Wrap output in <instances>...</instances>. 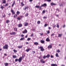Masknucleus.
I'll return each mask as SVG.
<instances>
[{"label": "nucleus", "mask_w": 66, "mask_h": 66, "mask_svg": "<svg viewBox=\"0 0 66 66\" xmlns=\"http://www.w3.org/2000/svg\"><path fill=\"white\" fill-rule=\"evenodd\" d=\"M13 17L14 18H17V15L16 14L14 15L13 16Z\"/></svg>", "instance_id": "aec40b11"}, {"label": "nucleus", "mask_w": 66, "mask_h": 66, "mask_svg": "<svg viewBox=\"0 0 66 66\" xmlns=\"http://www.w3.org/2000/svg\"><path fill=\"white\" fill-rule=\"evenodd\" d=\"M31 40V38H28L27 39V40L28 41H29V40Z\"/></svg>", "instance_id": "f704fd0d"}, {"label": "nucleus", "mask_w": 66, "mask_h": 66, "mask_svg": "<svg viewBox=\"0 0 66 66\" xmlns=\"http://www.w3.org/2000/svg\"><path fill=\"white\" fill-rule=\"evenodd\" d=\"M28 16V13H26L25 14V16L27 17V16Z\"/></svg>", "instance_id": "37998d69"}, {"label": "nucleus", "mask_w": 66, "mask_h": 66, "mask_svg": "<svg viewBox=\"0 0 66 66\" xmlns=\"http://www.w3.org/2000/svg\"><path fill=\"white\" fill-rule=\"evenodd\" d=\"M1 8L2 9H3L4 8V7H3V6H1Z\"/></svg>", "instance_id": "49530a36"}, {"label": "nucleus", "mask_w": 66, "mask_h": 66, "mask_svg": "<svg viewBox=\"0 0 66 66\" xmlns=\"http://www.w3.org/2000/svg\"><path fill=\"white\" fill-rule=\"evenodd\" d=\"M8 14L9 15H11V13H8Z\"/></svg>", "instance_id": "bf43d9fd"}, {"label": "nucleus", "mask_w": 66, "mask_h": 66, "mask_svg": "<svg viewBox=\"0 0 66 66\" xmlns=\"http://www.w3.org/2000/svg\"><path fill=\"white\" fill-rule=\"evenodd\" d=\"M48 25V24H45V25L44 26V27H47Z\"/></svg>", "instance_id": "4c0bfd02"}, {"label": "nucleus", "mask_w": 66, "mask_h": 66, "mask_svg": "<svg viewBox=\"0 0 66 66\" xmlns=\"http://www.w3.org/2000/svg\"><path fill=\"white\" fill-rule=\"evenodd\" d=\"M51 58H53V56L51 55Z\"/></svg>", "instance_id": "5fc2aeb1"}, {"label": "nucleus", "mask_w": 66, "mask_h": 66, "mask_svg": "<svg viewBox=\"0 0 66 66\" xmlns=\"http://www.w3.org/2000/svg\"><path fill=\"white\" fill-rule=\"evenodd\" d=\"M62 34H58V37H61V36H62Z\"/></svg>", "instance_id": "7c9ffc66"}, {"label": "nucleus", "mask_w": 66, "mask_h": 66, "mask_svg": "<svg viewBox=\"0 0 66 66\" xmlns=\"http://www.w3.org/2000/svg\"><path fill=\"white\" fill-rule=\"evenodd\" d=\"M24 36V35H21V37H23Z\"/></svg>", "instance_id": "6e6d98bb"}, {"label": "nucleus", "mask_w": 66, "mask_h": 66, "mask_svg": "<svg viewBox=\"0 0 66 66\" xmlns=\"http://www.w3.org/2000/svg\"><path fill=\"white\" fill-rule=\"evenodd\" d=\"M40 34L41 36H42V35H43V33H40Z\"/></svg>", "instance_id": "4d7b16f0"}, {"label": "nucleus", "mask_w": 66, "mask_h": 66, "mask_svg": "<svg viewBox=\"0 0 66 66\" xmlns=\"http://www.w3.org/2000/svg\"><path fill=\"white\" fill-rule=\"evenodd\" d=\"M13 51L14 53H16V52H17V51L15 50H13Z\"/></svg>", "instance_id": "473e14b6"}, {"label": "nucleus", "mask_w": 66, "mask_h": 66, "mask_svg": "<svg viewBox=\"0 0 66 66\" xmlns=\"http://www.w3.org/2000/svg\"><path fill=\"white\" fill-rule=\"evenodd\" d=\"M24 25L25 27H26V26H28V23L26 22H24Z\"/></svg>", "instance_id": "6e6552de"}, {"label": "nucleus", "mask_w": 66, "mask_h": 66, "mask_svg": "<svg viewBox=\"0 0 66 66\" xmlns=\"http://www.w3.org/2000/svg\"><path fill=\"white\" fill-rule=\"evenodd\" d=\"M14 30L15 31H17V29L16 28H14Z\"/></svg>", "instance_id": "2f4dec72"}, {"label": "nucleus", "mask_w": 66, "mask_h": 66, "mask_svg": "<svg viewBox=\"0 0 66 66\" xmlns=\"http://www.w3.org/2000/svg\"><path fill=\"white\" fill-rule=\"evenodd\" d=\"M37 23L38 24H40V22L39 21H38Z\"/></svg>", "instance_id": "a19ab883"}, {"label": "nucleus", "mask_w": 66, "mask_h": 66, "mask_svg": "<svg viewBox=\"0 0 66 66\" xmlns=\"http://www.w3.org/2000/svg\"><path fill=\"white\" fill-rule=\"evenodd\" d=\"M46 57L49 58L50 56V55L49 54H48L46 56Z\"/></svg>", "instance_id": "4be33fe9"}, {"label": "nucleus", "mask_w": 66, "mask_h": 66, "mask_svg": "<svg viewBox=\"0 0 66 66\" xmlns=\"http://www.w3.org/2000/svg\"><path fill=\"white\" fill-rule=\"evenodd\" d=\"M46 57V56L45 55H44L43 57V58L44 59H45Z\"/></svg>", "instance_id": "58836bf2"}, {"label": "nucleus", "mask_w": 66, "mask_h": 66, "mask_svg": "<svg viewBox=\"0 0 66 66\" xmlns=\"http://www.w3.org/2000/svg\"><path fill=\"white\" fill-rule=\"evenodd\" d=\"M52 48V46H51V45H49L48 46V49H49L50 48V49H51V48Z\"/></svg>", "instance_id": "2eb2a0df"}, {"label": "nucleus", "mask_w": 66, "mask_h": 66, "mask_svg": "<svg viewBox=\"0 0 66 66\" xmlns=\"http://www.w3.org/2000/svg\"><path fill=\"white\" fill-rule=\"evenodd\" d=\"M31 50V48H29L28 49H26V52H29V51H30V50Z\"/></svg>", "instance_id": "9b49d317"}, {"label": "nucleus", "mask_w": 66, "mask_h": 66, "mask_svg": "<svg viewBox=\"0 0 66 66\" xmlns=\"http://www.w3.org/2000/svg\"><path fill=\"white\" fill-rule=\"evenodd\" d=\"M22 57H20L19 59H16L15 60V62H17V61H19V63H20V62H21L22 61Z\"/></svg>", "instance_id": "f257e3e1"}, {"label": "nucleus", "mask_w": 66, "mask_h": 66, "mask_svg": "<svg viewBox=\"0 0 66 66\" xmlns=\"http://www.w3.org/2000/svg\"><path fill=\"white\" fill-rule=\"evenodd\" d=\"M10 22V20H6V23H8Z\"/></svg>", "instance_id": "6ab92c4d"}, {"label": "nucleus", "mask_w": 66, "mask_h": 66, "mask_svg": "<svg viewBox=\"0 0 66 66\" xmlns=\"http://www.w3.org/2000/svg\"><path fill=\"white\" fill-rule=\"evenodd\" d=\"M11 12L12 13L13 15H14L15 13L14 12V10H13L12 9L11 10Z\"/></svg>", "instance_id": "1a4fd4ad"}, {"label": "nucleus", "mask_w": 66, "mask_h": 66, "mask_svg": "<svg viewBox=\"0 0 66 66\" xmlns=\"http://www.w3.org/2000/svg\"><path fill=\"white\" fill-rule=\"evenodd\" d=\"M47 34H49L50 33V31L49 30L47 32Z\"/></svg>", "instance_id": "603ef678"}, {"label": "nucleus", "mask_w": 66, "mask_h": 66, "mask_svg": "<svg viewBox=\"0 0 66 66\" xmlns=\"http://www.w3.org/2000/svg\"><path fill=\"white\" fill-rule=\"evenodd\" d=\"M18 26L19 28H20L21 27H22V25L21 23H20L18 25Z\"/></svg>", "instance_id": "39448f33"}, {"label": "nucleus", "mask_w": 66, "mask_h": 66, "mask_svg": "<svg viewBox=\"0 0 66 66\" xmlns=\"http://www.w3.org/2000/svg\"><path fill=\"white\" fill-rule=\"evenodd\" d=\"M54 34L53 33L51 35V36H54Z\"/></svg>", "instance_id": "de8ad7c7"}, {"label": "nucleus", "mask_w": 66, "mask_h": 66, "mask_svg": "<svg viewBox=\"0 0 66 66\" xmlns=\"http://www.w3.org/2000/svg\"><path fill=\"white\" fill-rule=\"evenodd\" d=\"M12 57L13 59H16V58H17V56L16 55H13V56Z\"/></svg>", "instance_id": "5701e85b"}, {"label": "nucleus", "mask_w": 66, "mask_h": 66, "mask_svg": "<svg viewBox=\"0 0 66 66\" xmlns=\"http://www.w3.org/2000/svg\"><path fill=\"white\" fill-rule=\"evenodd\" d=\"M26 45H28V44H29V43L26 42Z\"/></svg>", "instance_id": "0e129e2a"}, {"label": "nucleus", "mask_w": 66, "mask_h": 66, "mask_svg": "<svg viewBox=\"0 0 66 66\" xmlns=\"http://www.w3.org/2000/svg\"><path fill=\"white\" fill-rule=\"evenodd\" d=\"M3 1V2L2 3L3 4H5V3H6V0H2Z\"/></svg>", "instance_id": "4468645a"}, {"label": "nucleus", "mask_w": 66, "mask_h": 66, "mask_svg": "<svg viewBox=\"0 0 66 66\" xmlns=\"http://www.w3.org/2000/svg\"><path fill=\"white\" fill-rule=\"evenodd\" d=\"M55 55L56 56V57H58V54H57V53H56Z\"/></svg>", "instance_id": "09e8293b"}, {"label": "nucleus", "mask_w": 66, "mask_h": 66, "mask_svg": "<svg viewBox=\"0 0 66 66\" xmlns=\"http://www.w3.org/2000/svg\"><path fill=\"white\" fill-rule=\"evenodd\" d=\"M41 6H39V9H40V10H41V9H42V6H41Z\"/></svg>", "instance_id": "a18cd8bd"}, {"label": "nucleus", "mask_w": 66, "mask_h": 66, "mask_svg": "<svg viewBox=\"0 0 66 66\" xmlns=\"http://www.w3.org/2000/svg\"><path fill=\"white\" fill-rule=\"evenodd\" d=\"M45 13V10H43L42 12V13L43 14H44V13Z\"/></svg>", "instance_id": "c03bdc74"}, {"label": "nucleus", "mask_w": 66, "mask_h": 66, "mask_svg": "<svg viewBox=\"0 0 66 66\" xmlns=\"http://www.w3.org/2000/svg\"><path fill=\"white\" fill-rule=\"evenodd\" d=\"M4 55L6 56V55H7V54H4Z\"/></svg>", "instance_id": "680f3d73"}, {"label": "nucleus", "mask_w": 66, "mask_h": 66, "mask_svg": "<svg viewBox=\"0 0 66 66\" xmlns=\"http://www.w3.org/2000/svg\"><path fill=\"white\" fill-rule=\"evenodd\" d=\"M63 6V4H61L60 5V6Z\"/></svg>", "instance_id": "e2e57ef3"}, {"label": "nucleus", "mask_w": 66, "mask_h": 66, "mask_svg": "<svg viewBox=\"0 0 66 66\" xmlns=\"http://www.w3.org/2000/svg\"><path fill=\"white\" fill-rule=\"evenodd\" d=\"M3 48L4 49H8V45L6 44L3 47Z\"/></svg>", "instance_id": "f03ea898"}, {"label": "nucleus", "mask_w": 66, "mask_h": 66, "mask_svg": "<svg viewBox=\"0 0 66 66\" xmlns=\"http://www.w3.org/2000/svg\"><path fill=\"white\" fill-rule=\"evenodd\" d=\"M35 7H36V8H39V6H37V5L35 6Z\"/></svg>", "instance_id": "e433bc0d"}, {"label": "nucleus", "mask_w": 66, "mask_h": 66, "mask_svg": "<svg viewBox=\"0 0 66 66\" xmlns=\"http://www.w3.org/2000/svg\"><path fill=\"white\" fill-rule=\"evenodd\" d=\"M40 62L43 64H44V63H45V62L44 61L43 59H41L40 60Z\"/></svg>", "instance_id": "0eeeda50"}, {"label": "nucleus", "mask_w": 66, "mask_h": 66, "mask_svg": "<svg viewBox=\"0 0 66 66\" xmlns=\"http://www.w3.org/2000/svg\"><path fill=\"white\" fill-rule=\"evenodd\" d=\"M46 42H50V40L49 39V38H47L46 39Z\"/></svg>", "instance_id": "ddd939ff"}, {"label": "nucleus", "mask_w": 66, "mask_h": 66, "mask_svg": "<svg viewBox=\"0 0 66 66\" xmlns=\"http://www.w3.org/2000/svg\"><path fill=\"white\" fill-rule=\"evenodd\" d=\"M48 29H49V30H50V29H51V27H48Z\"/></svg>", "instance_id": "13d9d810"}, {"label": "nucleus", "mask_w": 66, "mask_h": 66, "mask_svg": "<svg viewBox=\"0 0 66 66\" xmlns=\"http://www.w3.org/2000/svg\"><path fill=\"white\" fill-rule=\"evenodd\" d=\"M40 42L42 44H44L45 43V41L43 40H41L40 41Z\"/></svg>", "instance_id": "dca6fc26"}, {"label": "nucleus", "mask_w": 66, "mask_h": 66, "mask_svg": "<svg viewBox=\"0 0 66 66\" xmlns=\"http://www.w3.org/2000/svg\"><path fill=\"white\" fill-rule=\"evenodd\" d=\"M64 12L65 13H66V8L65 9Z\"/></svg>", "instance_id": "338daca9"}, {"label": "nucleus", "mask_w": 66, "mask_h": 66, "mask_svg": "<svg viewBox=\"0 0 66 66\" xmlns=\"http://www.w3.org/2000/svg\"><path fill=\"white\" fill-rule=\"evenodd\" d=\"M16 34V32H12L10 33V35H15V34Z\"/></svg>", "instance_id": "9d476101"}, {"label": "nucleus", "mask_w": 66, "mask_h": 66, "mask_svg": "<svg viewBox=\"0 0 66 66\" xmlns=\"http://www.w3.org/2000/svg\"><path fill=\"white\" fill-rule=\"evenodd\" d=\"M4 65H5V66H8V65H9V64L8 63H4Z\"/></svg>", "instance_id": "412c9836"}, {"label": "nucleus", "mask_w": 66, "mask_h": 66, "mask_svg": "<svg viewBox=\"0 0 66 66\" xmlns=\"http://www.w3.org/2000/svg\"><path fill=\"white\" fill-rule=\"evenodd\" d=\"M33 1V0H29V1L30 2H32Z\"/></svg>", "instance_id": "69168bd1"}, {"label": "nucleus", "mask_w": 66, "mask_h": 66, "mask_svg": "<svg viewBox=\"0 0 66 66\" xmlns=\"http://www.w3.org/2000/svg\"><path fill=\"white\" fill-rule=\"evenodd\" d=\"M43 19H47V17H46V16H44L43 17Z\"/></svg>", "instance_id": "79ce46f5"}, {"label": "nucleus", "mask_w": 66, "mask_h": 66, "mask_svg": "<svg viewBox=\"0 0 66 66\" xmlns=\"http://www.w3.org/2000/svg\"><path fill=\"white\" fill-rule=\"evenodd\" d=\"M60 52V50H58V53H59V52Z\"/></svg>", "instance_id": "052dcab7"}, {"label": "nucleus", "mask_w": 66, "mask_h": 66, "mask_svg": "<svg viewBox=\"0 0 66 66\" xmlns=\"http://www.w3.org/2000/svg\"><path fill=\"white\" fill-rule=\"evenodd\" d=\"M22 47V46H18V48H19V49L20 48H21Z\"/></svg>", "instance_id": "cd10ccee"}, {"label": "nucleus", "mask_w": 66, "mask_h": 66, "mask_svg": "<svg viewBox=\"0 0 66 66\" xmlns=\"http://www.w3.org/2000/svg\"><path fill=\"white\" fill-rule=\"evenodd\" d=\"M61 66H65V65H63V64H62L61 65Z\"/></svg>", "instance_id": "774afa93"}, {"label": "nucleus", "mask_w": 66, "mask_h": 66, "mask_svg": "<svg viewBox=\"0 0 66 66\" xmlns=\"http://www.w3.org/2000/svg\"><path fill=\"white\" fill-rule=\"evenodd\" d=\"M20 13L19 12V11H18L17 12H16V15H19V14H20Z\"/></svg>", "instance_id": "393cba45"}, {"label": "nucleus", "mask_w": 66, "mask_h": 66, "mask_svg": "<svg viewBox=\"0 0 66 66\" xmlns=\"http://www.w3.org/2000/svg\"><path fill=\"white\" fill-rule=\"evenodd\" d=\"M25 40V38L24 37L21 38L20 39V40Z\"/></svg>", "instance_id": "f3484780"}, {"label": "nucleus", "mask_w": 66, "mask_h": 66, "mask_svg": "<svg viewBox=\"0 0 66 66\" xmlns=\"http://www.w3.org/2000/svg\"><path fill=\"white\" fill-rule=\"evenodd\" d=\"M21 5H22V6H24V4H23V2H22L21 3Z\"/></svg>", "instance_id": "c756f323"}, {"label": "nucleus", "mask_w": 66, "mask_h": 66, "mask_svg": "<svg viewBox=\"0 0 66 66\" xmlns=\"http://www.w3.org/2000/svg\"><path fill=\"white\" fill-rule=\"evenodd\" d=\"M28 8H29L28 6H27V7H25L24 8V10H25V11H26V9H27V10H28Z\"/></svg>", "instance_id": "a878e982"}, {"label": "nucleus", "mask_w": 66, "mask_h": 66, "mask_svg": "<svg viewBox=\"0 0 66 66\" xmlns=\"http://www.w3.org/2000/svg\"><path fill=\"white\" fill-rule=\"evenodd\" d=\"M28 33V31L26 29H25L24 30L22 31L23 34H25V33Z\"/></svg>", "instance_id": "20e7f679"}, {"label": "nucleus", "mask_w": 66, "mask_h": 66, "mask_svg": "<svg viewBox=\"0 0 66 66\" xmlns=\"http://www.w3.org/2000/svg\"><path fill=\"white\" fill-rule=\"evenodd\" d=\"M6 5H4V6H8V5H9V4H8V3H7V4H5Z\"/></svg>", "instance_id": "ea45409f"}, {"label": "nucleus", "mask_w": 66, "mask_h": 66, "mask_svg": "<svg viewBox=\"0 0 66 66\" xmlns=\"http://www.w3.org/2000/svg\"><path fill=\"white\" fill-rule=\"evenodd\" d=\"M33 35H34V34L32 33L30 35V37H32V36H33Z\"/></svg>", "instance_id": "72a5a7b5"}, {"label": "nucleus", "mask_w": 66, "mask_h": 66, "mask_svg": "<svg viewBox=\"0 0 66 66\" xmlns=\"http://www.w3.org/2000/svg\"><path fill=\"white\" fill-rule=\"evenodd\" d=\"M56 5V4L54 3L53 2L51 3V5L52 6H53V5Z\"/></svg>", "instance_id": "f8f14e48"}, {"label": "nucleus", "mask_w": 66, "mask_h": 66, "mask_svg": "<svg viewBox=\"0 0 66 66\" xmlns=\"http://www.w3.org/2000/svg\"><path fill=\"white\" fill-rule=\"evenodd\" d=\"M34 45H36V46H37V45H38V43L36 42H35L34 43Z\"/></svg>", "instance_id": "a211bd4d"}, {"label": "nucleus", "mask_w": 66, "mask_h": 66, "mask_svg": "<svg viewBox=\"0 0 66 66\" xmlns=\"http://www.w3.org/2000/svg\"><path fill=\"white\" fill-rule=\"evenodd\" d=\"M38 48L40 49V51H45V50L42 46H40Z\"/></svg>", "instance_id": "7ed1b4c3"}, {"label": "nucleus", "mask_w": 66, "mask_h": 66, "mask_svg": "<svg viewBox=\"0 0 66 66\" xmlns=\"http://www.w3.org/2000/svg\"><path fill=\"white\" fill-rule=\"evenodd\" d=\"M33 52V54H34V53H35V51H32V53Z\"/></svg>", "instance_id": "8fccbe9b"}, {"label": "nucleus", "mask_w": 66, "mask_h": 66, "mask_svg": "<svg viewBox=\"0 0 66 66\" xmlns=\"http://www.w3.org/2000/svg\"><path fill=\"white\" fill-rule=\"evenodd\" d=\"M20 17L21 18H22L23 17V16H20Z\"/></svg>", "instance_id": "3c124183"}, {"label": "nucleus", "mask_w": 66, "mask_h": 66, "mask_svg": "<svg viewBox=\"0 0 66 66\" xmlns=\"http://www.w3.org/2000/svg\"><path fill=\"white\" fill-rule=\"evenodd\" d=\"M46 1H47V2H50L51 1V0H45Z\"/></svg>", "instance_id": "c9c22d12"}, {"label": "nucleus", "mask_w": 66, "mask_h": 66, "mask_svg": "<svg viewBox=\"0 0 66 66\" xmlns=\"http://www.w3.org/2000/svg\"><path fill=\"white\" fill-rule=\"evenodd\" d=\"M15 1H14V2L12 4V7H13V6H14V5L15 4Z\"/></svg>", "instance_id": "b1692460"}, {"label": "nucleus", "mask_w": 66, "mask_h": 66, "mask_svg": "<svg viewBox=\"0 0 66 66\" xmlns=\"http://www.w3.org/2000/svg\"><path fill=\"white\" fill-rule=\"evenodd\" d=\"M41 6L42 7H46V6H47V4L46 3H44L43 5H42Z\"/></svg>", "instance_id": "423d86ee"}, {"label": "nucleus", "mask_w": 66, "mask_h": 66, "mask_svg": "<svg viewBox=\"0 0 66 66\" xmlns=\"http://www.w3.org/2000/svg\"><path fill=\"white\" fill-rule=\"evenodd\" d=\"M25 37V38H27V37H28V35H26Z\"/></svg>", "instance_id": "864d4df0"}, {"label": "nucleus", "mask_w": 66, "mask_h": 66, "mask_svg": "<svg viewBox=\"0 0 66 66\" xmlns=\"http://www.w3.org/2000/svg\"><path fill=\"white\" fill-rule=\"evenodd\" d=\"M17 19H18V20H21V18L20 17H18Z\"/></svg>", "instance_id": "c85d7f7f"}, {"label": "nucleus", "mask_w": 66, "mask_h": 66, "mask_svg": "<svg viewBox=\"0 0 66 66\" xmlns=\"http://www.w3.org/2000/svg\"><path fill=\"white\" fill-rule=\"evenodd\" d=\"M51 66H57V65L55 64H51Z\"/></svg>", "instance_id": "bb28decb"}]
</instances>
